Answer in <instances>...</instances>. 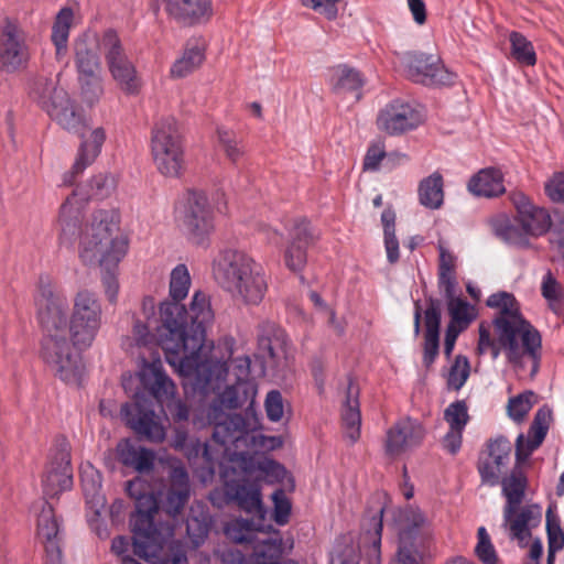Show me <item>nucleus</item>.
Segmentation results:
<instances>
[{
	"instance_id": "1",
	"label": "nucleus",
	"mask_w": 564,
	"mask_h": 564,
	"mask_svg": "<svg viewBox=\"0 0 564 564\" xmlns=\"http://www.w3.org/2000/svg\"><path fill=\"white\" fill-rule=\"evenodd\" d=\"M41 329L39 358L66 384H79L84 373L80 352L95 343L102 324V305L97 294L79 290L72 310L65 295L42 286L34 299Z\"/></svg>"
},
{
	"instance_id": "2",
	"label": "nucleus",
	"mask_w": 564,
	"mask_h": 564,
	"mask_svg": "<svg viewBox=\"0 0 564 564\" xmlns=\"http://www.w3.org/2000/svg\"><path fill=\"white\" fill-rule=\"evenodd\" d=\"M227 373L226 366V373L221 378L213 373L209 380L197 372L182 376L193 379L194 386L206 395V403L195 413L194 424L214 425L213 441L223 447V454L229 455L230 460L239 466L243 475L248 473L250 462L243 455L231 454L230 447L239 449L267 446L265 442L269 441V447L276 448L282 445V440L260 433V419L253 408L257 387L252 382L239 379L235 384L221 390V382Z\"/></svg>"
},
{
	"instance_id": "3",
	"label": "nucleus",
	"mask_w": 564,
	"mask_h": 564,
	"mask_svg": "<svg viewBox=\"0 0 564 564\" xmlns=\"http://www.w3.org/2000/svg\"><path fill=\"white\" fill-rule=\"evenodd\" d=\"M191 324L185 306L177 302L160 305V325L155 337L166 361L180 375L197 372L207 379L226 373V360L218 358L213 343L205 339V327L214 321L209 299L196 292L189 307Z\"/></svg>"
},
{
	"instance_id": "4",
	"label": "nucleus",
	"mask_w": 564,
	"mask_h": 564,
	"mask_svg": "<svg viewBox=\"0 0 564 564\" xmlns=\"http://www.w3.org/2000/svg\"><path fill=\"white\" fill-rule=\"evenodd\" d=\"M270 444L271 443L267 441V446H257V448L272 449L268 447ZM247 448L248 447L236 449L235 447H230V453L243 455L248 458L250 462L248 473L242 475L239 466L230 460V456L223 454L224 460L220 463V476L228 500L237 502L242 510L249 513L257 512L262 516L263 506L259 480L263 479L270 484L280 482L285 478L286 469L272 459H263L254 465L252 458L245 453ZM250 448L256 449V447Z\"/></svg>"
},
{
	"instance_id": "5",
	"label": "nucleus",
	"mask_w": 564,
	"mask_h": 564,
	"mask_svg": "<svg viewBox=\"0 0 564 564\" xmlns=\"http://www.w3.org/2000/svg\"><path fill=\"white\" fill-rule=\"evenodd\" d=\"M31 97L62 128L73 131L84 139L79 155L73 166L75 173L83 172L101 152L105 141L104 130L95 129L90 132L89 138H86V124L76 112L67 93L58 88L51 78L36 79L31 89Z\"/></svg>"
},
{
	"instance_id": "6",
	"label": "nucleus",
	"mask_w": 564,
	"mask_h": 564,
	"mask_svg": "<svg viewBox=\"0 0 564 564\" xmlns=\"http://www.w3.org/2000/svg\"><path fill=\"white\" fill-rule=\"evenodd\" d=\"M213 273L221 288L243 305H259L268 291L262 265L241 250L220 252L214 261Z\"/></svg>"
},
{
	"instance_id": "7",
	"label": "nucleus",
	"mask_w": 564,
	"mask_h": 564,
	"mask_svg": "<svg viewBox=\"0 0 564 564\" xmlns=\"http://www.w3.org/2000/svg\"><path fill=\"white\" fill-rule=\"evenodd\" d=\"M127 490L134 498L137 509L131 519L134 532V554L147 562L155 563L163 550L165 539L172 535V529L155 527L154 514L159 508L158 498L152 491H147L145 482L141 478L129 481Z\"/></svg>"
},
{
	"instance_id": "8",
	"label": "nucleus",
	"mask_w": 564,
	"mask_h": 564,
	"mask_svg": "<svg viewBox=\"0 0 564 564\" xmlns=\"http://www.w3.org/2000/svg\"><path fill=\"white\" fill-rule=\"evenodd\" d=\"M510 200L516 208V224L506 214L494 216L489 224L492 232L502 241L518 248H529L530 238L545 235L551 226V216L546 209L539 207L521 191L510 193Z\"/></svg>"
},
{
	"instance_id": "9",
	"label": "nucleus",
	"mask_w": 564,
	"mask_h": 564,
	"mask_svg": "<svg viewBox=\"0 0 564 564\" xmlns=\"http://www.w3.org/2000/svg\"><path fill=\"white\" fill-rule=\"evenodd\" d=\"M178 229L188 241L204 246L214 232V214L204 192L189 191L177 202L174 210Z\"/></svg>"
},
{
	"instance_id": "10",
	"label": "nucleus",
	"mask_w": 564,
	"mask_h": 564,
	"mask_svg": "<svg viewBox=\"0 0 564 564\" xmlns=\"http://www.w3.org/2000/svg\"><path fill=\"white\" fill-rule=\"evenodd\" d=\"M151 153L158 171L166 177H178L185 166L178 123L173 117L160 119L151 138Z\"/></svg>"
},
{
	"instance_id": "11",
	"label": "nucleus",
	"mask_w": 564,
	"mask_h": 564,
	"mask_svg": "<svg viewBox=\"0 0 564 564\" xmlns=\"http://www.w3.org/2000/svg\"><path fill=\"white\" fill-rule=\"evenodd\" d=\"M142 387L165 408L176 421L188 417V410L184 403L176 399V387L172 379L163 370L160 356H151L148 360L144 355L140 357V370L138 372Z\"/></svg>"
},
{
	"instance_id": "12",
	"label": "nucleus",
	"mask_w": 564,
	"mask_h": 564,
	"mask_svg": "<svg viewBox=\"0 0 564 564\" xmlns=\"http://www.w3.org/2000/svg\"><path fill=\"white\" fill-rule=\"evenodd\" d=\"M399 547L391 564H419V547L432 535L431 522L415 508H405L399 512Z\"/></svg>"
},
{
	"instance_id": "13",
	"label": "nucleus",
	"mask_w": 564,
	"mask_h": 564,
	"mask_svg": "<svg viewBox=\"0 0 564 564\" xmlns=\"http://www.w3.org/2000/svg\"><path fill=\"white\" fill-rule=\"evenodd\" d=\"M253 513L258 516L257 522L243 519H235L227 522L224 527L226 536L237 543L257 542L261 544L254 551L252 564H296L291 560L279 563L282 553L281 544L276 540L260 539L257 535V533L264 530L261 521L264 518L265 511L263 510L262 516L257 512Z\"/></svg>"
},
{
	"instance_id": "14",
	"label": "nucleus",
	"mask_w": 564,
	"mask_h": 564,
	"mask_svg": "<svg viewBox=\"0 0 564 564\" xmlns=\"http://www.w3.org/2000/svg\"><path fill=\"white\" fill-rule=\"evenodd\" d=\"M508 361L513 366L519 377L532 379L539 371L541 358V337L533 328L525 329L500 338Z\"/></svg>"
},
{
	"instance_id": "15",
	"label": "nucleus",
	"mask_w": 564,
	"mask_h": 564,
	"mask_svg": "<svg viewBox=\"0 0 564 564\" xmlns=\"http://www.w3.org/2000/svg\"><path fill=\"white\" fill-rule=\"evenodd\" d=\"M80 484L87 524L99 539H104L106 494L102 475L90 462L80 465Z\"/></svg>"
},
{
	"instance_id": "16",
	"label": "nucleus",
	"mask_w": 564,
	"mask_h": 564,
	"mask_svg": "<svg viewBox=\"0 0 564 564\" xmlns=\"http://www.w3.org/2000/svg\"><path fill=\"white\" fill-rule=\"evenodd\" d=\"M397 56L405 75L415 83L446 85L453 80V75L445 69L436 56L411 52L398 54Z\"/></svg>"
},
{
	"instance_id": "17",
	"label": "nucleus",
	"mask_w": 564,
	"mask_h": 564,
	"mask_svg": "<svg viewBox=\"0 0 564 564\" xmlns=\"http://www.w3.org/2000/svg\"><path fill=\"white\" fill-rule=\"evenodd\" d=\"M82 263L104 271L106 260V213L100 210L84 227L78 246Z\"/></svg>"
},
{
	"instance_id": "18",
	"label": "nucleus",
	"mask_w": 564,
	"mask_h": 564,
	"mask_svg": "<svg viewBox=\"0 0 564 564\" xmlns=\"http://www.w3.org/2000/svg\"><path fill=\"white\" fill-rule=\"evenodd\" d=\"M486 304L498 313L494 319V326L499 339H507L510 335L532 327L522 317L519 303L513 294L506 291L494 293L487 299Z\"/></svg>"
},
{
	"instance_id": "19",
	"label": "nucleus",
	"mask_w": 564,
	"mask_h": 564,
	"mask_svg": "<svg viewBox=\"0 0 564 564\" xmlns=\"http://www.w3.org/2000/svg\"><path fill=\"white\" fill-rule=\"evenodd\" d=\"M424 119V112L419 106L395 100L380 110L377 127L390 135H398L416 129Z\"/></svg>"
},
{
	"instance_id": "20",
	"label": "nucleus",
	"mask_w": 564,
	"mask_h": 564,
	"mask_svg": "<svg viewBox=\"0 0 564 564\" xmlns=\"http://www.w3.org/2000/svg\"><path fill=\"white\" fill-rule=\"evenodd\" d=\"M30 59L26 32L14 21L8 20L0 41V67L13 73L25 68Z\"/></svg>"
},
{
	"instance_id": "21",
	"label": "nucleus",
	"mask_w": 564,
	"mask_h": 564,
	"mask_svg": "<svg viewBox=\"0 0 564 564\" xmlns=\"http://www.w3.org/2000/svg\"><path fill=\"white\" fill-rule=\"evenodd\" d=\"M425 429L421 422L411 417H402L391 425L383 443L387 456L397 458L420 446L425 437Z\"/></svg>"
},
{
	"instance_id": "22",
	"label": "nucleus",
	"mask_w": 564,
	"mask_h": 564,
	"mask_svg": "<svg viewBox=\"0 0 564 564\" xmlns=\"http://www.w3.org/2000/svg\"><path fill=\"white\" fill-rule=\"evenodd\" d=\"M43 491L53 498L73 487L70 454L66 445L51 453L42 477Z\"/></svg>"
},
{
	"instance_id": "23",
	"label": "nucleus",
	"mask_w": 564,
	"mask_h": 564,
	"mask_svg": "<svg viewBox=\"0 0 564 564\" xmlns=\"http://www.w3.org/2000/svg\"><path fill=\"white\" fill-rule=\"evenodd\" d=\"M542 520V508L538 505L503 508V527L511 540L520 546H525L531 538V531L539 527Z\"/></svg>"
},
{
	"instance_id": "24",
	"label": "nucleus",
	"mask_w": 564,
	"mask_h": 564,
	"mask_svg": "<svg viewBox=\"0 0 564 564\" xmlns=\"http://www.w3.org/2000/svg\"><path fill=\"white\" fill-rule=\"evenodd\" d=\"M108 68L119 86L127 94H137L141 79L133 64L123 54L117 34L108 31Z\"/></svg>"
},
{
	"instance_id": "25",
	"label": "nucleus",
	"mask_w": 564,
	"mask_h": 564,
	"mask_svg": "<svg viewBox=\"0 0 564 564\" xmlns=\"http://www.w3.org/2000/svg\"><path fill=\"white\" fill-rule=\"evenodd\" d=\"M512 444L503 437H498L487 445L486 454L480 457L478 471L484 482L495 486L499 482L502 471L510 463Z\"/></svg>"
},
{
	"instance_id": "26",
	"label": "nucleus",
	"mask_w": 564,
	"mask_h": 564,
	"mask_svg": "<svg viewBox=\"0 0 564 564\" xmlns=\"http://www.w3.org/2000/svg\"><path fill=\"white\" fill-rule=\"evenodd\" d=\"M37 539L43 544L47 564H61L62 560V531L54 509L45 503L37 518Z\"/></svg>"
},
{
	"instance_id": "27",
	"label": "nucleus",
	"mask_w": 564,
	"mask_h": 564,
	"mask_svg": "<svg viewBox=\"0 0 564 564\" xmlns=\"http://www.w3.org/2000/svg\"><path fill=\"white\" fill-rule=\"evenodd\" d=\"M127 423L139 435L150 442L160 443L165 438V427L153 411H143L139 403L122 408Z\"/></svg>"
},
{
	"instance_id": "28",
	"label": "nucleus",
	"mask_w": 564,
	"mask_h": 564,
	"mask_svg": "<svg viewBox=\"0 0 564 564\" xmlns=\"http://www.w3.org/2000/svg\"><path fill=\"white\" fill-rule=\"evenodd\" d=\"M74 50L79 79L86 85L98 82L101 75V64L97 41L93 37H80L76 40Z\"/></svg>"
},
{
	"instance_id": "29",
	"label": "nucleus",
	"mask_w": 564,
	"mask_h": 564,
	"mask_svg": "<svg viewBox=\"0 0 564 564\" xmlns=\"http://www.w3.org/2000/svg\"><path fill=\"white\" fill-rule=\"evenodd\" d=\"M317 239L310 225L297 224L291 232L290 241L284 251V263L294 272L301 271L307 262V248Z\"/></svg>"
},
{
	"instance_id": "30",
	"label": "nucleus",
	"mask_w": 564,
	"mask_h": 564,
	"mask_svg": "<svg viewBox=\"0 0 564 564\" xmlns=\"http://www.w3.org/2000/svg\"><path fill=\"white\" fill-rule=\"evenodd\" d=\"M186 442L187 436L185 432L176 431L175 437L173 440V446L175 449L178 451H185V454L187 455L188 459L197 458L199 454H202V459L204 465L205 474L200 475V478L204 482L208 481L213 478L215 473V463H218L220 466V463L224 460L223 455V447H220L217 443H215L213 440L210 443H204L200 444L197 442L191 451H186Z\"/></svg>"
},
{
	"instance_id": "31",
	"label": "nucleus",
	"mask_w": 564,
	"mask_h": 564,
	"mask_svg": "<svg viewBox=\"0 0 564 564\" xmlns=\"http://www.w3.org/2000/svg\"><path fill=\"white\" fill-rule=\"evenodd\" d=\"M552 413L547 408H541L534 415L528 436L520 434L516 443L518 463L525 462L534 449L543 442L551 422Z\"/></svg>"
},
{
	"instance_id": "32",
	"label": "nucleus",
	"mask_w": 564,
	"mask_h": 564,
	"mask_svg": "<svg viewBox=\"0 0 564 564\" xmlns=\"http://www.w3.org/2000/svg\"><path fill=\"white\" fill-rule=\"evenodd\" d=\"M167 12L187 24L207 22L214 13L212 0H165Z\"/></svg>"
},
{
	"instance_id": "33",
	"label": "nucleus",
	"mask_w": 564,
	"mask_h": 564,
	"mask_svg": "<svg viewBox=\"0 0 564 564\" xmlns=\"http://www.w3.org/2000/svg\"><path fill=\"white\" fill-rule=\"evenodd\" d=\"M130 236L122 225L119 209H111L108 215V265L118 264L129 251Z\"/></svg>"
},
{
	"instance_id": "34",
	"label": "nucleus",
	"mask_w": 564,
	"mask_h": 564,
	"mask_svg": "<svg viewBox=\"0 0 564 564\" xmlns=\"http://www.w3.org/2000/svg\"><path fill=\"white\" fill-rule=\"evenodd\" d=\"M364 83L360 72L346 64L336 65L328 72V84L332 91L341 97L352 95L358 100Z\"/></svg>"
},
{
	"instance_id": "35",
	"label": "nucleus",
	"mask_w": 564,
	"mask_h": 564,
	"mask_svg": "<svg viewBox=\"0 0 564 564\" xmlns=\"http://www.w3.org/2000/svg\"><path fill=\"white\" fill-rule=\"evenodd\" d=\"M171 468V487L163 507L170 516H175L183 509L188 499L189 485L187 473L178 462L172 459Z\"/></svg>"
},
{
	"instance_id": "36",
	"label": "nucleus",
	"mask_w": 564,
	"mask_h": 564,
	"mask_svg": "<svg viewBox=\"0 0 564 564\" xmlns=\"http://www.w3.org/2000/svg\"><path fill=\"white\" fill-rule=\"evenodd\" d=\"M341 422L345 436L355 443L360 437L361 415L359 409V388L349 382L341 406Z\"/></svg>"
},
{
	"instance_id": "37",
	"label": "nucleus",
	"mask_w": 564,
	"mask_h": 564,
	"mask_svg": "<svg viewBox=\"0 0 564 564\" xmlns=\"http://www.w3.org/2000/svg\"><path fill=\"white\" fill-rule=\"evenodd\" d=\"M468 191L478 197L492 198L506 192L503 174L495 167H486L470 177Z\"/></svg>"
},
{
	"instance_id": "38",
	"label": "nucleus",
	"mask_w": 564,
	"mask_h": 564,
	"mask_svg": "<svg viewBox=\"0 0 564 564\" xmlns=\"http://www.w3.org/2000/svg\"><path fill=\"white\" fill-rule=\"evenodd\" d=\"M205 61V45L199 40L188 41L182 54L170 68L172 78H184L200 67Z\"/></svg>"
},
{
	"instance_id": "39",
	"label": "nucleus",
	"mask_w": 564,
	"mask_h": 564,
	"mask_svg": "<svg viewBox=\"0 0 564 564\" xmlns=\"http://www.w3.org/2000/svg\"><path fill=\"white\" fill-rule=\"evenodd\" d=\"M444 295L451 318L447 326H454V328L464 332L477 318L478 311L476 306L460 296H456L455 289L451 292H444Z\"/></svg>"
},
{
	"instance_id": "40",
	"label": "nucleus",
	"mask_w": 564,
	"mask_h": 564,
	"mask_svg": "<svg viewBox=\"0 0 564 564\" xmlns=\"http://www.w3.org/2000/svg\"><path fill=\"white\" fill-rule=\"evenodd\" d=\"M441 313L435 306L425 311V335L423 362L430 367L438 355Z\"/></svg>"
},
{
	"instance_id": "41",
	"label": "nucleus",
	"mask_w": 564,
	"mask_h": 564,
	"mask_svg": "<svg viewBox=\"0 0 564 564\" xmlns=\"http://www.w3.org/2000/svg\"><path fill=\"white\" fill-rule=\"evenodd\" d=\"M75 23V12L70 7H63L56 14L51 40L56 47V55H64L67 48L69 31Z\"/></svg>"
},
{
	"instance_id": "42",
	"label": "nucleus",
	"mask_w": 564,
	"mask_h": 564,
	"mask_svg": "<svg viewBox=\"0 0 564 564\" xmlns=\"http://www.w3.org/2000/svg\"><path fill=\"white\" fill-rule=\"evenodd\" d=\"M419 199L423 206L430 209H438L443 205V177L438 172L421 181L419 186Z\"/></svg>"
},
{
	"instance_id": "43",
	"label": "nucleus",
	"mask_w": 564,
	"mask_h": 564,
	"mask_svg": "<svg viewBox=\"0 0 564 564\" xmlns=\"http://www.w3.org/2000/svg\"><path fill=\"white\" fill-rule=\"evenodd\" d=\"M523 463L517 462V466L512 469L511 474L501 481L502 492L507 499L505 507H518L523 500L527 488V478L520 468Z\"/></svg>"
},
{
	"instance_id": "44",
	"label": "nucleus",
	"mask_w": 564,
	"mask_h": 564,
	"mask_svg": "<svg viewBox=\"0 0 564 564\" xmlns=\"http://www.w3.org/2000/svg\"><path fill=\"white\" fill-rule=\"evenodd\" d=\"M217 142L226 159L231 163H238L246 153L245 144L238 134L226 127H218L216 130Z\"/></svg>"
},
{
	"instance_id": "45",
	"label": "nucleus",
	"mask_w": 564,
	"mask_h": 564,
	"mask_svg": "<svg viewBox=\"0 0 564 564\" xmlns=\"http://www.w3.org/2000/svg\"><path fill=\"white\" fill-rule=\"evenodd\" d=\"M121 460L129 466L134 467L138 471H147L153 467L154 453L150 449L132 447L129 442H123L118 447Z\"/></svg>"
},
{
	"instance_id": "46",
	"label": "nucleus",
	"mask_w": 564,
	"mask_h": 564,
	"mask_svg": "<svg viewBox=\"0 0 564 564\" xmlns=\"http://www.w3.org/2000/svg\"><path fill=\"white\" fill-rule=\"evenodd\" d=\"M541 293L546 300L552 312L564 310V290L561 283L555 279L551 271H547L541 283Z\"/></svg>"
},
{
	"instance_id": "47",
	"label": "nucleus",
	"mask_w": 564,
	"mask_h": 564,
	"mask_svg": "<svg viewBox=\"0 0 564 564\" xmlns=\"http://www.w3.org/2000/svg\"><path fill=\"white\" fill-rule=\"evenodd\" d=\"M440 268L438 282L443 292H451L456 288L455 267L456 258L443 246H438Z\"/></svg>"
},
{
	"instance_id": "48",
	"label": "nucleus",
	"mask_w": 564,
	"mask_h": 564,
	"mask_svg": "<svg viewBox=\"0 0 564 564\" xmlns=\"http://www.w3.org/2000/svg\"><path fill=\"white\" fill-rule=\"evenodd\" d=\"M512 56L523 65L533 66L536 63V54L532 43L518 32L509 36Z\"/></svg>"
},
{
	"instance_id": "49",
	"label": "nucleus",
	"mask_w": 564,
	"mask_h": 564,
	"mask_svg": "<svg viewBox=\"0 0 564 564\" xmlns=\"http://www.w3.org/2000/svg\"><path fill=\"white\" fill-rule=\"evenodd\" d=\"M191 285V276L186 265L178 264L171 272L170 280V295L172 297V302L180 303L184 300L189 290Z\"/></svg>"
},
{
	"instance_id": "50",
	"label": "nucleus",
	"mask_w": 564,
	"mask_h": 564,
	"mask_svg": "<svg viewBox=\"0 0 564 564\" xmlns=\"http://www.w3.org/2000/svg\"><path fill=\"white\" fill-rule=\"evenodd\" d=\"M536 402V397L532 391H525L508 401V415L516 422H521Z\"/></svg>"
},
{
	"instance_id": "51",
	"label": "nucleus",
	"mask_w": 564,
	"mask_h": 564,
	"mask_svg": "<svg viewBox=\"0 0 564 564\" xmlns=\"http://www.w3.org/2000/svg\"><path fill=\"white\" fill-rule=\"evenodd\" d=\"M470 375V364L467 357L457 355L447 373V386L452 390H459Z\"/></svg>"
},
{
	"instance_id": "52",
	"label": "nucleus",
	"mask_w": 564,
	"mask_h": 564,
	"mask_svg": "<svg viewBox=\"0 0 564 564\" xmlns=\"http://www.w3.org/2000/svg\"><path fill=\"white\" fill-rule=\"evenodd\" d=\"M444 420L448 429L465 430L469 421L468 409L465 401H455L444 411Z\"/></svg>"
},
{
	"instance_id": "53",
	"label": "nucleus",
	"mask_w": 564,
	"mask_h": 564,
	"mask_svg": "<svg viewBox=\"0 0 564 564\" xmlns=\"http://www.w3.org/2000/svg\"><path fill=\"white\" fill-rule=\"evenodd\" d=\"M502 345L500 344L499 338L495 339L491 336L489 327L481 323L479 325V338L476 348V352L478 356L490 354L491 358L496 360L500 355V349Z\"/></svg>"
},
{
	"instance_id": "54",
	"label": "nucleus",
	"mask_w": 564,
	"mask_h": 564,
	"mask_svg": "<svg viewBox=\"0 0 564 564\" xmlns=\"http://www.w3.org/2000/svg\"><path fill=\"white\" fill-rule=\"evenodd\" d=\"M187 534L194 546H199L208 535L209 521L207 516L202 518L191 517L187 519Z\"/></svg>"
},
{
	"instance_id": "55",
	"label": "nucleus",
	"mask_w": 564,
	"mask_h": 564,
	"mask_svg": "<svg viewBox=\"0 0 564 564\" xmlns=\"http://www.w3.org/2000/svg\"><path fill=\"white\" fill-rule=\"evenodd\" d=\"M386 144L382 140L373 141L367 149L365 159H364V170L365 171H377L380 166V163L386 160Z\"/></svg>"
},
{
	"instance_id": "56",
	"label": "nucleus",
	"mask_w": 564,
	"mask_h": 564,
	"mask_svg": "<svg viewBox=\"0 0 564 564\" xmlns=\"http://www.w3.org/2000/svg\"><path fill=\"white\" fill-rule=\"evenodd\" d=\"M264 410L267 417L271 422H279L284 415V401L282 394L278 390L268 392L264 400Z\"/></svg>"
},
{
	"instance_id": "57",
	"label": "nucleus",
	"mask_w": 564,
	"mask_h": 564,
	"mask_svg": "<svg viewBox=\"0 0 564 564\" xmlns=\"http://www.w3.org/2000/svg\"><path fill=\"white\" fill-rule=\"evenodd\" d=\"M274 503L273 519L279 525H284L289 522L291 514V502L283 490H276L272 495Z\"/></svg>"
},
{
	"instance_id": "58",
	"label": "nucleus",
	"mask_w": 564,
	"mask_h": 564,
	"mask_svg": "<svg viewBox=\"0 0 564 564\" xmlns=\"http://www.w3.org/2000/svg\"><path fill=\"white\" fill-rule=\"evenodd\" d=\"M545 194L555 203H564V172H556L544 185Z\"/></svg>"
},
{
	"instance_id": "59",
	"label": "nucleus",
	"mask_w": 564,
	"mask_h": 564,
	"mask_svg": "<svg viewBox=\"0 0 564 564\" xmlns=\"http://www.w3.org/2000/svg\"><path fill=\"white\" fill-rule=\"evenodd\" d=\"M338 2L339 0H302L304 7L325 15L327 19L336 18Z\"/></svg>"
},
{
	"instance_id": "60",
	"label": "nucleus",
	"mask_w": 564,
	"mask_h": 564,
	"mask_svg": "<svg viewBox=\"0 0 564 564\" xmlns=\"http://www.w3.org/2000/svg\"><path fill=\"white\" fill-rule=\"evenodd\" d=\"M549 549L551 551H560L564 547V532L558 521L547 517L546 522Z\"/></svg>"
},
{
	"instance_id": "61",
	"label": "nucleus",
	"mask_w": 564,
	"mask_h": 564,
	"mask_svg": "<svg viewBox=\"0 0 564 564\" xmlns=\"http://www.w3.org/2000/svg\"><path fill=\"white\" fill-rule=\"evenodd\" d=\"M359 556L354 546L337 547L330 558V564H358Z\"/></svg>"
},
{
	"instance_id": "62",
	"label": "nucleus",
	"mask_w": 564,
	"mask_h": 564,
	"mask_svg": "<svg viewBox=\"0 0 564 564\" xmlns=\"http://www.w3.org/2000/svg\"><path fill=\"white\" fill-rule=\"evenodd\" d=\"M463 432L462 430L448 429L443 437V447L451 454H456L460 449Z\"/></svg>"
},
{
	"instance_id": "63",
	"label": "nucleus",
	"mask_w": 564,
	"mask_h": 564,
	"mask_svg": "<svg viewBox=\"0 0 564 564\" xmlns=\"http://www.w3.org/2000/svg\"><path fill=\"white\" fill-rule=\"evenodd\" d=\"M475 552L484 564H497L498 557L494 545L490 543H477Z\"/></svg>"
},
{
	"instance_id": "64",
	"label": "nucleus",
	"mask_w": 564,
	"mask_h": 564,
	"mask_svg": "<svg viewBox=\"0 0 564 564\" xmlns=\"http://www.w3.org/2000/svg\"><path fill=\"white\" fill-rule=\"evenodd\" d=\"M409 10L416 24L422 25L426 21V6L423 0H406Z\"/></svg>"
}]
</instances>
